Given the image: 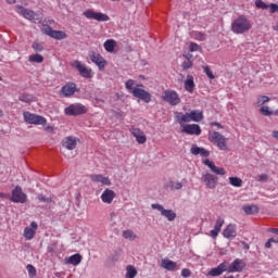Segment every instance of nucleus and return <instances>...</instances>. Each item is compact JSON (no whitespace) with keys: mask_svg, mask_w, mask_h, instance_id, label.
Here are the masks:
<instances>
[{"mask_svg":"<svg viewBox=\"0 0 278 278\" xmlns=\"http://www.w3.org/2000/svg\"><path fill=\"white\" fill-rule=\"evenodd\" d=\"M252 27L253 25L251 24V21H249L247 15H240L237 18H235L231 23V31L238 35L251 31Z\"/></svg>","mask_w":278,"mask_h":278,"instance_id":"1","label":"nucleus"},{"mask_svg":"<svg viewBox=\"0 0 278 278\" xmlns=\"http://www.w3.org/2000/svg\"><path fill=\"white\" fill-rule=\"evenodd\" d=\"M208 140L213 144H216V147H218V149L220 151H228V149H229L227 147V138H225V136H223L218 131H210L208 132Z\"/></svg>","mask_w":278,"mask_h":278,"instance_id":"2","label":"nucleus"},{"mask_svg":"<svg viewBox=\"0 0 278 278\" xmlns=\"http://www.w3.org/2000/svg\"><path fill=\"white\" fill-rule=\"evenodd\" d=\"M15 12H17V14H20V16H23L27 21H33V23H41L42 22V18L40 17V15L38 13L34 12L33 10L25 9L23 5L17 4L15 7Z\"/></svg>","mask_w":278,"mask_h":278,"instance_id":"3","label":"nucleus"},{"mask_svg":"<svg viewBox=\"0 0 278 278\" xmlns=\"http://www.w3.org/2000/svg\"><path fill=\"white\" fill-rule=\"evenodd\" d=\"M66 116H81V114H86L88 112V106L81 103H74L64 110Z\"/></svg>","mask_w":278,"mask_h":278,"instance_id":"4","label":"nucleus"},{"mask_svg":"<svg viewBox=\"0 0 278 278\" xmlns=\"http://www.w3.org/2000/svg\"><path fill=\"white\" fill-rule=\"evenodd\" d=\"M83 14L89 21H98V23H108V21H110V16H108V14L96 12L92 9L86 10Z\"/></svg>","mask_w":278,"mask_h":278,"instance_id":"5","label":"nucleus"},{"mask_svg":"<svg viewBox=\"0 0 278 278\" xmlns=\"http://www.w3.org/2000/svg\"><path fill=\"white\" fill-rule=\"evenodd\" d=\"M25 123L28 125H47V118L40 115H36L34 113L24 112L23 113Z\"/></svg>","mask_w":278,"mask_h":278,"instance_id":"6","label":"nucleus"},{"mask_svg":"<svg viewBox=\"0 0 278 278\" xmlns=\"http://www.w3.org/2000/svg\"><path fill=\"white\" fill-rule=\"evenodd\" d=\"M162 99L169 105H179L181 103V98H179V94L175 90H165Z\"/></svg>","mask_w":278,"mask_h":278,"instance_id":"7","label":"nucleus"},{"mask_svg":"<svg viewBox=\"0 0 278 278\" xmlns=\"http://www.w3.org/2000/svg\"><path fill=\"white\" fill-rule=\"evenodd\" d=\"M10 201L12 203H27V193L23 192L21 186H16L11 192Z\"/></svg>","mask_w":278,"mask_h":278,"instance_id":"8","label":"nucleus"},{"mask_svg":"<svg viewBox=\"0 0 278 278\" xmlns=\"http://www.w3.org/2000/svg\"><path fill=\"white\" fill-rule=\"evenodd\" d=\"M73 68H76L78 71L79 75L84 77L85 79H92V70L88 68L85 64H83L80 61H73L72 64Z\"/></svg>","mask_w":278,"mask_h":278,"instance_id":"9","label":"nucleus"},{"mask_svg":"<svg viewBox=\"0 0 278 278\" xmlns=\"http://www.w3.org/2000/svg\"><path fill=\"white\" fill-rule=\"evenodd\" d=\"M152 210H157L161 216H164L169 223H173L177 218V213L173 210H166L162 204H151Z\"/></svg>","mask_w":278,"mask_h":278,"instance_id":"10","label":"nucleus"},{"mask_svg":"<svg viewBox=\"0 0 278 278\" xmlns=\"http://www.w3.org/2000/svg\"><path fill=\"white\" fill-rule=\"evenodd\" d=\"M247 268V263L242 258L235 260L227 265V273H242Z\"/></svg>","mask_w":278,"mask_h":278,"instance_id":"11","label":"nucleus"},{"mask_svg":"<svg viewBox=\"0 0 278 278\" xmlns=\"http://www.w3.org/2000/svg\"><path fill=\"white\" fill-rule=\"evenodd\" d=\"M202 181L205 184V187L208 188V190H214V188L218 186V177L211 173L204 174L202 176Z\"/></svg>","mask_w":278,"mask_h":278,"instance_id":"12","label":"nucleus"},{"mask_svg":"<svg viewBox=\"0 0 278 278\" xmlns=\"http://www.w3.org/2000/svg\"><path fill=\"white\" fill-rule=\"evenodd\" d=\"M201 126L199 124H187L182 126L181 132L188 136H201Z\"/></svg>","mask_w":278,"mask_h":278,"instance_id":"13","label":"nucleus"},{"mask_svg":"<svg viewBox=\"0 0 278 278\" xmlns=\"http://www.w3.org/2000/svg\"><path fill=\"white\" fill-rule=\"evenodd\" d=\"M89 58H90L91 62H93V64L98 65L100 71H103V68H105V64H108V62L105 61V59H103V56H101V54H99L94 51H90Z\"/></svg>","mask_w":278,"mask_h":278,"instance_id":"14","label":"nucleus"},{"mask_svg":"<svg viewBox=\"0 0 278 278\" xmlns=\"http://www.w3.org/2000/svg\"><path fill=\"white\" fill-rule=\"evenodd\" d=\"M132 96L136 97V99H140L144 103H151V93L144 89L135 88V90H132Z\"/></svg>","mask_w":278,"mask_h":278,"instance_id":"15","label":"nucleus"},{"mask_svg":"<svg viewBox=\"0 0 278 278\" xmlns=\"http://www.w3.org/2000/svg\"><path fill=\"white\" fill-rule=\"evenodd\" d=\"M132 96L136 97V99H140L144 103H151V93L144 89L135 88V90H132Z\"/></svg>","mask_w":278,"mask_h":278,"instance_id":"16","label":"nucleus"},{"mask_svg":"<svg viewBox=\"0 0 278 278\" xmlns=\"http://www.w3.org/2000/svg\"><path fill=\"white\" fill-rule=\"evenodd\" d=\"M36 231H38V223L31 222L30 226L24 229L25 240H34V237L36 236Z\"/></svg>","mask_w":278,"mask_h":278,"instance_id":"17","label":"nucleus"},{"mask_svg":"<svg viewBox=\"0 0 278 278\" xmlns=\"http://www.w3.org/2000/svg\"><path fill=\"white\" fill-rule=\"evenodd\" d=\"M223 225H225V218L223 217H217L215 222L214 229L210 231L211 238L216 240L218 238V235L220 233V230L223 229Z\"/></svg>","mask_w":278,"mask_h":278,"instance_id":"18","label":"nucleus"},{"mask_svg":"<svg viewBox=\"0 0 278 278\" xmlns=\"http://www.w3.org/2000/svg\"><path fill=\"white\" fill-rule=\"evenodd\" d=\"M227 266H228V262L224 261L217 267H214L208 271L210 277H220L223 273H227Z\"/></svg>","mask_w":278,"mask_h":278,"instance_id":"19","label":"nucleus"},{"mask_svg":"<svg viewBox=\"0 0 278 278\" xmlns=\"http://www.w3.org/2000/svg\"><path fill=\"white\" fill-rule=\"evenodd\" d=\"M203 164H205V166H208V168L215 175H220V176L227 175V170L225 168L216 166V164H214V162L210 161V159L204 160Z\"/></svg>","mask_w":278,"mask_h":278,"instance_id":"20","label":"nucleus"},{"mask_svg":"<svg viewBox=\"0 0 278 278\" xmlns=\"http://www.w3.org/2000/svg\"><path fill=\"white\" fill-rule=\"evenodd\" d=\"M77 142H79V139L70 136L63 139L62 146L64 147V149H67L68 151H74V149H77Z\"/></svg>","mask_w":278,"mask_h":278,"instance_id":"21","label":"nucleus"},{"mask_svg":"<svg viewBox=\"0 0 278 278\" xmlns=\"http://www.w3.org/2000/svg\"><path fill=\"white\" fill-rule=\"evenodd\" d=\"M89 177L91 181H94L96 184H102V186H112V180L101 174H92Z\"/></svg>","mask_w":278,"mask_h":278,"instance_id":"22","label":"nucleus"},{"mask_svg":"<svg viewBox=\"0 0 278 278\" xmlns=\"http://www.w3.org/2000/svg\"><path fill=\"white\" fill-rule=\"evenodd\" d=\"M61 92L63 97H73L77 92V85L75 83H67L62 87Z\"/></svg>","mask_w":278,"mask_h":278,"instance_id":"23","label":"nucleus"},{"mask_svg":"<svg viewBox=\"0 0 278 278\" xmlns=\"http://www.w3.org/2000/svg\"><path fill=\"white\" fill-rule=\"evenodd\" d=\"M130 132L134 138H136L138 144H144V142H147V135H144V131L140 130V128H131Z\"/></svg>","mask_w":278,"mask_h":278,"instance_id":"24","label":"nucleus"},{"mask_svg":"<svg viewBox=\"0 0 278 278\" xmlns=\"http://www.w3.org/2000/svg\"><path fill=\"white\" fill-rule=\"evenodd\" d=\"M224 238H227L228 240L231 238H236L237 236V226L236 224H229L226 226V228L223 231Z\"/></svg>","mask_w":278,"mask_h":278,"instance_id":"25","label":"nucleus"},{"mask_svg":"<svg viewBox=\"0 0 278 278\" xmlns=\"http://www.w3.org/2000/svg\"><path fill=\"white\" fill-rule=\"evenodd\" d=\"M115 198L116 192H114V190L112 189H105L101 194L102 202L108 203V205H110V203H112V201H114Z\"/></svg>","mask_w":278,"mask_h":278,"instance_id":"26","label":"nucleus"},{"mask_svg":"<svg viewBox=\"0 0 278 278\" xmlns=\"http://www.w3.org/2000/svg\"><path fill=\"white\" fill-rule=\"evenodd\" d=\"M175 119L179 125L184 127V123H192L190 119V114L189 113H181V112H176L175 113Z\"/></svg>","mask_w":278,"mask_h":278,"instance_id":"27","label":"nucleus"},{"mask_svg":"<svg viewBox=\"0 0 278 278\" xmlns=\"http://www.w3.org/2000/svg\"><path fill=\"white\" fill-rule=\"evenodd\" d=\"M192 155H202V157H210V151L205 148H200L199 146H192L190 149Z\"/></svg>","mask_w":278,"mask_h":278,"instance_id":"28","label":"nucleus"},{"mask_svg":"<svg viewBox=\"0 0 278 278\" xmlns=\"http://www.w3.org/2000/svg\"><path fill=\"white\" fill-rule=\"evenodd\" d=\"M189 118L193 123H201L203 121V111L193 110L189 113Z\"/></svg>","mask_w":278,"mask_h":278,"instance_id":"29","label":"nucleus"},{"mask_svg":"<svg viewBox=\"0 0 278 278\" xmlns=\"http://www.w3.org/2000/svg\"><path fill=\"white\" fill-rule=\"evenodd\" d=\"M162 268H165V270H176L177 269V263L173 262L172 260L164 258L161 263Z\"/></svg>","mask_w":278,"mask_h":278,"instance_id":"30","label":"nucleus"},{"mask_svg":"<svg viewBox=\"0 0 278 278\" xmlns=\"http://www.w3.org/2000/svg\"><path fill=\"white\" fill-rule=\"evenodd\" d=\"M194 77L192 75H188L187 80L185 81V90H187V92H194Z\"/></svg>","mask_w":278,"mask_h":278,"instance_id":"31","label":"nucleus"},{"mask_svg":"<svg viewBox=\"0 0 278 278\" xmlns=\"http://www.w3.org/2000/svg\"><path fill=\"white\" fill-rule=\"evenodd\" d=\"M83 256L77 253L67 258V264H72V266H79L81 264Z\"/></svg>","mask_w":278,"mask_h":278,"instance_id":"32","label":"nucleus"},{"mask_svg":"<svg viewBox=\"0 0 278 278\" xmlns=\"http://www.w3.org/2000/svg\"><path fill=\"white\" fill-rule=\"evenodd\" d=\"M50 38H53L54 40H66L68 35H66L64 30H52Z\"/></svg>","mask_w":278,"mask_h":278,"instance_id":"33","label":"nucleus"},{"mask_svg":"<svg viewBox=\"0 0 278 278\" xmlns=\"http://www.w3.org/2000/svg\"><path fill=\"white\" fill-rule=\"evenodd\" d=\"M116 48V41L114 39H108L104 42V49L108 53H114V49Z\"/></svg>","mask_w":278,"mask_h":278,"instance_id":"34","label":"nucleus"},{"mask_svg":"<svg viewBox=\"0 0 278 278\" xmlns=\"http://www.w3.org/2000/svg\"><path fill=\"white\" fill-rule=\"evenodd\" d=\"M243 212L248 215L257 214V212H260V207H257V205L255 204L245 205L243 206Z\"/></svg>","mask_w":278,"mask_h":278,"instance_id":"35","label":"nucleus"},{"mask_svg":"<svg viewBox=\"0 0 278 278\" xmlns=\"http://www.w3.org/2000/svg\"><path fill=\"white\" fill-rule=\"evenodd\" d=\"M28 62L42 64L45 62V56H42L41 54H31L28 58Z\"/></svg>","mask_w":278,"mask_h":278,"instance_id":"36","label":"nucleus"},{"mask_svg":"<svg viewBox=\"0 0 278 278\" xmlns=\"http://www.w3.org/2000/svg\"><path fill=\"white\" fill-rule=\"evenodd\" d=\"M123 238H125V240H136V238H138V236L134 232V230L131 229H127L123 231Z\"/></svg>","mask_w":278,"mask_h":278,"instance_id":"37","label":"nucleus"},{"mask_svg":"<svg viewBox=\"0 0 278 278\" xmlns=\"http://www.w3.org/2000/svg\"><path fill=\"white\" fill-rule=\"evenodd\" d=\"M229 184L233 188H242V179L239 177H229Z\"/></svg>","mask_w":278,"mask_h":278,"instance_id":"38","label":"nucleus"},{"mask_svg":"<svg viewBox=\"0 0 278 278\" xmlns=\"http://www.w3.org/2000/svg\"><path fill=\"white\" fill-rule=\"evenodd\" d=\"M126 270V278H135L136 275H138V270H136V267L131 265H128Z\"/></svg>","mask_w":278,"mask_h":278,"instance_id":"39","label":"nucleus"},{"mask_svg":"<svg viewBox=\"0 0 278 278\" xmlns=\"http://www.w3.org/2000/svg\"><path fill=\"white\" fill-rule=\"evenodd\" d=\"M20 101H22V103H33V101H36V98L31 94L24 93L20 96Z\"/></svg>","mask_w":278,"mask_h":278,"instance_id":"40","label":"nucleus"},{"mask_svg":"<svg viewBox=\"0 0 278 278\" xmlns=\"http://www.w3.org/2000/svg\"><path fill=\"white\" fill-rule=\"evenodd\" d=\"M268 101H270V98L267 96H260L256 100V105L258 108H262V105H264L265 103H268Z\"/></svg>","mask_w":278,"mask_h":278,"instance_id":"41","label":"nucleus"},{"mask_svg":"<svg viewBox=\"0 0 278 278\" xmlns=\"http://www.w3.org/2000/svg\"><path fill=\"white\" fill-rule=\"evenodd\" d=\"M41 31L43 33V34H46V36H52V33H53V28H51V26H49V25H47V24H43L42 26H41Z\"/></svg>","mask_w":278,"mask_h":278,"instance_id":"42","label":"nucleus"},{"mask_svg":"<svg viewBox=\"0 0 278 278\" xmlns=\"http://www.w3.org/2000/svg\"><path fill=\"white\" fill-rule=\"evenodd\" d=\"M203 71H204L205 75L208 77V79H216V76H214L212 68H210L208 65L203 66Z\"/></svg>","mask_w":278,"mask_h":278,"instance_id":"43","label":"nucleus"},{"mask_svg":"<svg viewBox=\"0 0 278 278\" xmlns=\"http://www.w3.org/2000/svg\"><path fill=\"white\" fill-rule=\"evenodd\" d=\"M134 79H128L125 84L126 90H128V92H130L131 94H134V90H136V88H134Z\"/></svg>","mask_w":278,"mask_h":278,"instance_id":"44","label":"nucleus"},{"mask_svg":"<svg viewBox=\"0 0 278 278\" xmlns=\"http://www.w3.org/2000/svg\"><path fill=\"white\" fill-rule=\"evenodd\" d=\"M255 7L258 8V10H268V8H270V5L266 4L262 0H256Z\"/></svg>","mask_w":278,"mask_h":278,"instance_id":"45","label":"nucleus"},{"mask_svg":"<svg viewBox=\"0 0 278 278\" xmlns=\"http://www.w3.org/2000/svg\"><path fill=\"white\" fill-rule=\"evenodd\" d=\"M260 112L263 114V116H273V111H270V108L268 106H262Z\"/></svg>","mask_w":278,"mask_h":278,"instance_id":"46","label":"nucleus"},{"mask_svg":"<svg viewBox=\"0 0 278 278\" xmlns=\"http://www.w3.org/2000/svg\"><path fill=\"white\" fill-rule=\"evenodd\" d=\"M38 201H40L41 203H51L53 200L51 198H47L43 194H39L37 197Z\"/></svg>","mask_w":278,"mask_h":278,"instance_id":"47","label":"nucleus"},{"mask_svg":"<svg viewBox=\"0 0 278 278\" xmlns=\"http://www.w3.org/2000/svg\"><path fill=\"white\" fill-rule=\"evenodd\" d=\"M193 64L194 63L192 61H185L181 64V67L184 68V71H188L189 68H192Z\"/></svg>","mask_w":278,"mask_h":278,"instance_id":"48","label":"nucleus"},{"mask_svg":"<svg viewBox=\"0 0 278 278\" xmlns=\"http://www.w3.org/2000/svg\"><path fill=\"white\" fill-rule=\"evenodd\" d=\"M200 49H201V46L194 42H191L189 46V51H191V53H194V51H199Z\"/></svg>","mask_w":278,"mask_h":278,"instance_id":"49","label":"nucleus"},{"mask_svg":"<svg viewBox=\"0 0 278 278\" xmlns=\"http://www.w3.org/2000/svg\"><path fill=\"white\" fill-rule=\"evenodd\" d=\"M184 188V185L179 181L172 182V190H181Z\"/></svg>","mask_w":278,"mask_h":278,"instance_id":"50","label":"nucleus"},{"mask_svg":"<svg viewBox=\"0 0 278 278\" xmlns=\"http://www.w3.org/2000/svg\"><path fill=\"white\" fill-rule=\"evenodd\" d=\"M33 49L35 51H43L45 47H42V43L34 42L33 43Z\"/></svg>","mask_w":278,"mask_h":278,"instance_id":"51","label":"nucleus"},{"mask_svg":"<svg viewBox=\"0 0 278 278\" xmlns=\"http://www.w3.org/2000/svg\"><path fill=\"white\" fill-rule=\"evenodd\" d=\"M190 275H192V271H190V269L184 268V269L181 270V277L187 278V277H190Z\"/></svg>","mask_w":278,"mask_h":278,"instance_id":"52","label":"nucleus"},{"mask_svg":"<svg viewBox=\"0 0 278 278\" xmlns=\"http://www.w3.org/2000/svg\"><path fill=\"white\" fill-rule=\"evenodd\" d=\"M26 268L29 275H36V267H34L33 265H27Z\"/></svg>","mask_w":278,"mask_h":278,"instance_id":"53","label":"nucleus"},{"mask_svg":"<svg viewBox=\"0 0 278 278\" xmlns=\"http://www.w3.org/2000/svg\"><path fill=\"white\" fill-rule=\"evenodd\" d=\"M195 39L200 40V41L205 40V34H203V33H195Z\"/></svg>","mask_w":278,"mask_h":278,"instance_id":"54","label":"nucleus"},{"mask_svg":"<svg viewBox=\"0 0 278 278\" xmlns=\"http://www.w3.org/2000/svg\"><path fill=\"white\" fill-rule=\"evenodd\" d=\"M258 181H263V182L268 181V175H266V174L260 175L258 176Z\"/></svg>","mask_w":278,"mask_h":278,"instance_id":"55","label":"nucleus"},{"mask_svg":"<svg viewBox=\"0 0 278 278\" xmlns=\"http://www.w3.org/2000/svg\"><path fill=\"white\" fill-rule=\"evenodd\" d=\"M210 125L211 127H218V129H223V125L218 122H211Z\"/></svg>","mask_w":278,"mask_h":278,"instance_id":"56","label":"nucleus"},{"mask_svg":"<svg viewBox=\"0 0 278 278\" xmlns=\"http://www.w3.org/2000/svg\"><path fill=\"white\" fill-rule=\"evenodd\" d=\"M273 242H275V238H270V239L265 243V249H270Z\"/></svg>","mask_w":278,"mask_h":278,"instance_id":"57","label":"nucleus"},{"mask_svg":"<svg viewBox=\"0 0 278 278\" xmlns=\"http://www.w3.org/2000/svg\"><path fill=\"white\" fill-rule=\"evenodd\" d=\"M182 58H185L186 61H192V54L187 53V54H182Z\"/></svg>","mask_w":278,"mask_h":278,"instance_id":"58","label":"nucleus"},{"mask_svg":"<svg viewBox=\"0 0 278 278\" xmlns=\"http://www.w3.org/2000/svg\"><path fill=\"white\" fill-rule=\"evenodd\" d=\"M11 195L8 193L0 192V199H10Z\"/></svg>","mask_w":278,"mask_h":278,"instance_id":"59","label":"nucleus"},{"mask_svg":"<svg viewBox=\"0 0 278 278\" xmlns=\"http://www.w3.org/2000/svg\"><path fill=\"white\" fill-rule=\"evenodd\" d=\"M269 231L278 236V228H270Z\"/></svg>","mask_w":278,"mask_h":278,"instance_id":"60","label":"nucleus"},{"mask_svg":"<svg viewBox=\"0 0 278 278\" xmlns=\"http://www.w3.org/2000/svg\"><path fill=\"white\" fill-rule=\"evenodd\" d=\"M273 136H274V138H275L276 140H278V130H274V131H273Z\"/></svg>","mask_w":278,"mask_h":278,"instance_id":"61","label":"nucleus"},{"mask_svg":"<svg viewBox=\"0 0 278 278\" xmlns=\"http://www.w3.org/2000/svg\"><path fill=\"white\" fill-rule=\"evenodd\" d=\"M5 1H7V3H9V5L16 3V0H5Z\"/></svg>","mask_w":278,"mask_h":278,"instance_id":"62","label":"nucleus"},{"mask_svg":"<svg viewBox=\"0 0 278 278\" xmlns=\"http://www.w3.org/2000/svg\"><path fill=\"white\" fill-rule=\"evenodd\" d=\"M46 131H53V127L51 126L46 127Z\"/></svg>","mask_w":278,"mask_h":278,"instance_id":"63","label":"nucleus"},{"mask_svg":"<svg viewBox=\"0 0 278 278\" xmlns=\"http://www.w3.org/2000/svg\"><path fill=\"white\" fill-rule=\"evenodd\" d=\"M273 29H274L275 31H278V22L276 23L275 26H273Z\"/></svg>","mask_w":278,"mask_h":278,"instance_id":"64","label":"nucleus"}]
</instances>
